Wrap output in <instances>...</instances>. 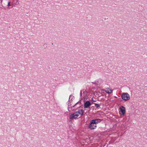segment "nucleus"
<instances>
[{"mask_svg":"<svg viewBox=\"0 0 147 147\" xmlns=\"http://www.w3.org/2000/svg\"><path fill=\"white\" fill-rule=\"evenodd\" d=\"M84 113V111L82 109L78 110L77 111L71 114L69 117L70 119H76L80 115H82Z\"/></svg>","mask_w":147,"mask_h":147,"instance_id":"1","label":"nucleus"},{"mask_svg":"<svg viewBox=\"0 0 147 147\" xmlns=\"http://www.w3.org/2000/svg\"><path fill=\"white\" fill-rule=\"evenodd\" d=\"M122 99L125 101H127L129 99L130 97L129 94L127 93H123L121 96Z\"/></svg>","mask_w":147,"mask_h":147,"instance_id":"2","label":"nucleus"},{"mask_svg":"<svg viewBox=\"0 0 147 147\" xmlns=\"http://www.w3.org/2000/svg\"><path fill=\"white\" fill-rule=\"evenodd\" d=\"M96 127V125L94 124L91 121L89 125V128L91 129H95Z\"/></svg>","mask_w":147,"mask_h":147,"instance_id":"3","label":"nucleus"},{"mask_svg":"<svg viewBox=\"0 0 147 147\" xmlns=\"http://www.w3.org/2000/svg\"><path fill=\"white\" fill-rule=\"evenodd\" d=\"M120 111L122 115L124 116L125 112V108L123 106H121L120 108Z\"/></svg>","mask_w":147,"mask_h":147,"instance_id":"4","label":"nucleus"},{"mask_svg":"<svg viewBox=\"0 0 147 147\" xmlns=\"http://www.w3.org/2000/svg\"><path fill=\"white\" fill-rule=\"evenodd\" d=\"M91 104L89 101H86L84 103V107L85 108H88L90 106Z\"/></svg>","mask_w":147,"mask_h":147,"instance_id":"5","label":"nucleus"},{"mask_svg":"<svg viewBox=\"0 0 147 147\" xmlns=\"http://www.w3.org/2000/svg\"><path fill=\"white\" fill-rule=\"evenodd\" d=\"M91 121L93 122L94 124H95L96 125V124L100 122L101 120L100 119H96L92 120Z\"/></svg>","mask_w":147,"mask_h":147,"instance_id":"6","label":"nucleus"},{"mask_svg":"<svg viewBox=\"0 0 147 147\" xmlns=\"http://www.w3.org/2000/svg\"><path fill=\"white\" fill-rule=\"evenodd\" d=\"M105 91L108 94H110L112 92V90L110 88H107L105 90Z\"/></svg>","mask_w":147,"mask_h":147,"instance_id":"7","label":"nucleus"},{"mask_svg":"<svg viewBox=\"0 0 147 147\" xmlns=\"http://www.w3.org/2000/svg\"><path fill=\"white\" fill-rule=\"evenodd\" d=\"M11 2H12L13 4H16L18 0H10Z\"/></svg>","mask_w":147,"mask_h":147,"instance_id":"8","label":"nucleus"},{"mask_svg":"<svg viewBox=\"0 0 147 147\" xmlns=\"http://www.w3.org/2000/svg\"><path fill=\"white\" fill-rule=\"evenodd\" d=\"M74 97L72 95H70L69 96V101H71L72 99L74 98Z\"/></svg>","mask_w":147,"mask_h":147,"instance_id":"9","label":"nucleus"},{"mask_svg":"<svg viewBox=\"0 0 147 147\" xmlns=\"http://www.w3.org/2000/svg\"><path fill=\"white\" fill-rule=\"evenodd\" d=\"M94 104L95 105V106L97 108H98L100 107V105L98 104H97L96 103H94Z\"/></svg>","mask_w":147,"mask_h":147,"instance_id":"10","label":"nucleus"},{"mask_svg":"<svg viewBox=\"0 0 147 147\" xmlns=\"http://www.w3.org/2000/svg\"><path fill=\"white\" fill-rule=\"evenodd\" d=\"M71 101H70V102L69 101V100L68 101L67 103L68 106H70L71 105Z\"/></svg>","mask_w":147,"mask_h":147,"instance_id":"11","label":"nucleus"},{"mask_svg":"<svg viewBox=\"0 0 147 147\" xmlns=\"http://www.w3.org/2000/svg\"><path fill=\"white\" fill-rule=\"evenodd\" d=\"M10 6V2H9L8 3V6Z\"/></svg>","mask_w":147,"mask_h":147,"instance_id":"12","label":"nucleus"},{"mask_svg":"<svg viewBox=\"0 0 147 147\" xmlns=\"http://www.w3.org/2000/svg\"><path fill=\"white\" fill-rule=\"evenodd\" d=\"M78 102H77V103H76V104H75V105H74V106H73V107H74V106H75L78 103Z\"/></svg>","mask_w":147,"mask_h":147,"instance_id":"13","label":"nucleus"},{"mask_svg":"<svg viewBox=\"0 0 147 147\" xmlns=\"http://www.w3.org/2000/svg\"><path fill=\"white\" fill-rule=\"evenodd\" d=\"M82 92H80V95H81H81H82Z\"/></svg>","mask_w":147,"mask_h":147,"instance_id":"14","label":"nucleus"},{"mask_svg":"<svg viewBox=\"0 0 147 147\" xmlns=\"http://www.w3.org/2000/svg\"><path fill=\"white\" fill-rule=\"evenodd\" d=\"M93 101H94V102H95V100H93Z\"/></svg>","mask_w":147,"mask_h":147,"instance_id":"15","label":"nucleus"}]
</instances>
